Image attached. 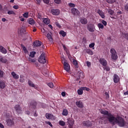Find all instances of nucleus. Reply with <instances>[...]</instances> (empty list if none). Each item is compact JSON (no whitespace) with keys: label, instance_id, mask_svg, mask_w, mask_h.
<instances>
[{"label":"nucleus","instance_id":"obj_1","mask_svg":"<svg viewBox=\"0 0 128 128\" xmlns=\"http://www.w3.org/2000/svg\"><path fill=\"white\" fill-rule=\"evenodd\" d=\"M100 112L102 114L106 116V117L101 118L100 122L102 124H106L109 122L111 124H118L120 126H126V122L120 116L116 117L112 113L106 110H102Z\"/></svg>","mask_w":128,"mask_h":128},{"label":"nucleus","instance_id":"obj_2","mask_svg":"<svg viewBox=\"0 0 128 128\" xmlns=\"http://www.w3.org/2000/svg\"><path fill=\"white\" fill-rule=\"evenodd\" d=\"M6 122L8 126L12 128V126H14V118H10L12 116V114H10V113H6Z\"/></svg>","mask_w":128,"mask_h":128},{"label":"nucleus","instance_id":"obj_3","mask_svg":"<svg viewBox=\"0 0 128 128\" xmlns=\"http://www.w3.org/2000/svg\"><path fill=\"white\" fill-rule=\"evenodd\" d=\"M110 52L111 54V58L112 60H116L118 56V53L116 50L114 48H112L110 50Z\"/></svg>","mask_w":128,"mask_h":128},{"label":"nucleus","instance_id":"obj_4","mask_svg":"<svg viewBox=\"0 0 128 128\" xmlns=\"http://www.w3.org/2000/svg\"><path fill=\"white\" fill-rule=\"evenodd\" d=\"M38 61L40 64H44L46 62V55L44 53H42L39 58H38Z\"/></svg>","mask_w":128,"mask_h":128},{"label":"nucleus","instance_id":"obj_5","mask_svg":"<svg viewBox=\"0 0 128 128\" xmlns=\"http://www.w3.org/2000/svg\"><path fill=\"white\" fill-rule=\"evenodd\" d=\"M14 108L18 114H22V108L20 104L15 105Z\"/></svg>","mask_w":128,"mask_h":128},{"label":"nucleus","instance_id":"obj_6","mask_svg":"<svg viewBox=\"0 0 128 128\" xmlns=\"http://www.w3.org/2000/svg\"><path fill=\"white\" fill-rule=\"evenodd\" d=\"M71 12L73 16H80V11H78V9L74 8H72L71 9Z\"/></svg>","mask_w":128,"mask_h":128},{"label":"nucleus","instance_id":"obj_7","mask_svg":"<svg viewBox=\"0 0 128 128\" xmlns=\"http://www.w3.org/2000/svg\"><path fill=\"white\" fill-rule=\"evenodd\" d=\"M64 66V70H66L68 72L70 70V64H68L66 62H64L63 63Z\"/></svg>","mask_w":128,"mask_h":128},{"label":"nucleus","instance_id":"obj_8","mask_svg":"<svg viewBox=\"0 0 128 128\" xmlns=\"http://www.w3.org/2000/svg\"><path fill=\"white\" fill-rule=\"evenodd\" d=\"M82 124L84 126H86V128H90L92 126V122L90 121H84L82 122Z\"/></svg>","mask_w":128,"mask_h":128},{"label":"nucleus","instance_id":"obj_9","mask_svg":"<svg viewBox=\"0 0 128 128\" xmlns=\"http://www.w3.org/2000/svg\"><path fill=\"white\" fill-rule=\"evenodd\" d=\"M33 46L34 48H38L42 46V42L36 40L33 42Z\"/></svg>","mask_w":128,"mask_h":128},{"label":"nucleus","instance_id":"obj_10","mask_svg":"<svg viewBox=\"0 0 128 128\" xmlns=\"http://www.w3.org/2000/svg\"><path fill=\"white\" fill-rule=\"evenodd\" d=\"M60 10L58 9H52L51 10V13L53 16H58L60 14Z\"/></svg>","mask_w":128,"mask_h":128},{"label":"nucleus","instance_id":"obj_11","mask_svg":"<svg viewBox=\"0 0 128 128\" xmlns=\"http://www.w3.org/2000/svg\"><path fill=\"white\" fill-rule=\"evenodd\" d=\"M87 28L89 32H94V26L92 24H90L87 26Z\"/></svg>","mask_w":128,"mask_h":128},{"label":"nucleus","instance_id":"obj_12","mask_svg":"<svg viewBox=\"0 0 128 128\" xmlns=\"http://www.w3.org/2000/svg\"><path fill=\"white\" fill-rule=\"evenodd\" d=\"M76 106L80 108H84V104L82 100H78L76 102Z\"/></svg>","mask_w":128,"mask_h":128},{"label":"nucleus","instance_id":"obj_13","mask_svg":"<svg viewBox=\"0 0 128 128\" xmlns=\"http://www.w3.org/2000/svg\"><path fill=\"white\" fill-rule=\"evenodd\" d=\"M45 116L46 118H48V120H54V116L50 114L46 113L45 115Z\"/></svg>","mask_w":128,"mask_h":128},{"label":"nucleus","instance_id":"obj_14","mask_svg":"<svg viewBox=\"0 0 128 128\" xmlns=\"http://www.w3.org/2000/svg\"><path fill=\"white\" fill-rule=\"evenodd\" d=\"M100 62L101 64L103 65L104 66H106L108 64V62H106V60L104 58H100Z\"/></svg>","mask_w":128,"mask_h":128},{"label":"nucleus","instance_id":"obj_15","mask_svg":"<svg viewBox=\"0 0 128 128\" xmlns=\"http://www.w3.org/2000/svg\"><path fill=\"white\" fill-rule=\"evenodd\" d=\"M114 82L115 84H118L120 82V77L116 74H114Z\"/></svg>","mask_w":128,"mask_h":128},{"label":"nucleus","instance_id":"obj_16","mask_svg":"<svg viewBox=\"0 0 128 128\" xmlns=\"http://www.w3.org/2000/svg\"><path fill=\"white\" fill-rule=\"evenodd\" d=\"M98 14L99 16H101L102 18H104L106 16H104V12L100 10H98Z\"/></svg>","mask_w":128,"mask_h":128},{"label":"nucleus","instance_id":"obj_17","mask_svg":"<svg viewBox=\"0 0 128 128\" xmlns=\"http://www.w3.org/2000/svg\"><path fill=\"white\" fill-rule=\"evenodd\" d=\"M28 22L29 24H31V26H34V24H35L36 22L32 18H30L28 20Z\"/></svg>","mask_w":128,"mask_h":128},{"label":"nucleus","instance_id":"obj_18","mask_svg":"<svg viewBox=\"0 0 128 128\" xmlns=\"http://www.w3.org/2000/svg\"><path fill=\"white\" fill-rule=\"evenodd\" d=\"M0 52L2 54H6L8 52V51L6 50V48H4V46H0Z\"/></svg>","mask_w":128,"mask_h":128},{"label":"nucleus","instance_id":"obj_19","mask_svg":"<svg viewBox=\"0 0 128 128\" xmlns=\"http://www.w3.org/2000/svg\"><path fill=\"white\" fill-rule=\"evenodd\" d=\"M30 107L32 108H36V101H32L30 103Z\"/></svg>","mask_w":128,"mask_h":128},{"label":"nucleus","instance_id":"obj_20","mask_svg":"<svg viewBox=\"0 0 128 128\" xmlns=\"http://www.w3.org/2000/svg\"><path fill=\"white\" fill-rule=\"evenodd\" d=\"M68 123L70 126H72L74 124V120L70 118L68 119Z\"/></svg>","mask_w":128,"mask_h":128},{"label":"nucleus","instance_id":"obj_21","mask_svg":"<svg viewBox=\"0 0 128 128\" xmlns=\"http://www.w3.org/2000/svg\"><path fill=\"white\" fill-rule=\"evenodd\" d=\"M11 74H12V78H14V80H18L20 76H18V74H16V72H12Z\"/></svg>","mask_w":128,"mask_h":128},{"label":"nucleus","instance_id":"obj_22","mask_svg":"<svg viewBox=\"0 0 128 128\" xmlns=\"http://www.w3.org/2000/svg\"><path fill=\"white\" fill-rule=\"evenodd\" d=\"M0 62L2 64H6L8 62V60L4 58L2 56H0Z\"/></svg>","mask_w":128,"mask_h":128},{"label":"nucleus","instance_id":"obj_23","mask_svg":"<svg viewBox=\"0 0 128 128\" xmlns=\"http://www.w3.org/2000/svg\"><path fill=\"white\" fill-rule=\"evenodd\" d=\"M28 84L30 86H32V88H37L38 87L36 86V85L34 84V82H32L30 80H28Z\"/></svg>","mask_w":128,"mask_h":128},{"label":"nucleus","instance_id":"obj_24","mask_svg":"<svg viewBox=\"0 0 128 128\" xmlns=\"http://www.w3.org/2000/svg\"><path fill=\"white\" fill-rule=\"evenodd\" d=\"M80 22L82 24H88V19L86 18H82L80 20Z\"/></svg>","mask_w":128,"mask_h":128},{"label":"nucleus","instance_id":"obj_25","mask_svg":"<svg viewBox=\"0 0 128 128\" xmlns=\"http://www.w3.org/2000/svg\"><path fill=\"white\" fill-rule=\"evenodd\" d=\"M49 40L52 42V32L48 33L46 36Z\"/></svg>","mask_w":128,"mask_h":128},{"label":"nucleus","instance_id":"obj_26","mask_svg":"<svg viewBox=\"0 0 128 128\" xmlns=\"http://www.w3.org/2000/svg\"><path fill=\"white\" fill-rule=\"evenodd\" d=\"M6 88V82L4 81H0V88Z\"/></svg>","mask_w":128,"mask_h":128},{"label":"nucleus","instance_id":"obj_27","mask_svg":"<svg viewBox=\"0 0 128 128\" xmlns=\"http://www.w3.org/2000/svg\"><path fill=\"white\" fill-rule=\"evenodd\" d=\"M43 22H44V24H48L50 22V19L48 18H44L43 20Z\"/></svg>","mask_w":128,"mask_h":128},{"label":"nucleus","instance_id":"obj_28","mask_svg":"<svg viewBox=\"0 0 128 128\" xmlns=\"http://www.w3.org/2000/svg\"><path fill=\"white\" fill-rule=\"evenodd\" d=\"M62 116H66L68 114V110L66 109H64L62 112Z\"/></svg>","mask_w":128,"mask_h":128},{"label":"nucleus","instance_id":"obj_29","mask_svg":"<svg viewBox=\"0 0 128 128\" xmlns=\"http://www.w3.org/2000/svg\"><path fill=\"white\" fill-rule=\"evenodd\" d=\"M61 36H63V38H64V36H66V32L64 31L61 30L60 32H59Z\"/></svg>","mask_w":128,"mask_h":128},{"label":"nucleus","instance_id":"obj_30","mask_svg":"<svg viewBox=\"0 0 128 128\" xmlns=\"http://www.w3.org/2000/svg\"><path fill=\"white\" fill-rule=\"evenodd\" d=\"M28 61L30 62H36V60L35 58H32L31 57L29 56L28 58Z\"/></svg>","mask_w":128,"mask_h":128},{"label":"nucleus","instance_id":"obj_31","mask_svg":"<svg viewBox=\"0 0 128 128\" xmlns=\"http://www.w3.org/2000/svg\"><path fill=\"white\" fill-rule=\"evenodd\" d=\"M78 94H79V96H82V94H84V90H82V88L78 90Z\"/></svg>","mask_w":128,"mask_h":128},{"label":"nucleus","instance_id":"obj_32","mask_svg":"<svg viewBox=\"0 0 128 128\" xmlns=\"http://www.w3.org/2000/svg\"><path fill=\"white\" fill-rule=\"evenodd\" d=\"M98 26L99 28V30H104V24H100V23H99L98 24Z\"/></svg>","mask_w":128,"mask_h":128},{"label":"nucleus","instance_id":"obj_33","mask_svg":"<svg viewBox=\"0 0 128 128\" xmlns=\"http://www.w3.org/2000/svg\"><path fill=\"white\" fill-rule=\"evenodd\" d=\"M86 52L87 54H90V56H92V54H94V52H92V50L90 49H88L86 50Z\"/></svg>","mask_w":128,"mask_h":128},{"label":"nucleus","instance_id":"obj_34","mask_svg":"<svg viewBox=\"0 0 128 128\" xmlns=\"http://www.w3.org/2000/svg\"><path fill=\"white\" fill-rule=\"evenodd\" d=\"M106 0V2H108V4H112L116 2V0Z\"/></svg>","mask_w":128,"mask_h":128},{"label":"nucleus","instance_id":"obj_35","mask_svg":"<svg viewBox=\"0 0 128 128\" xmlns=\"http://www.w3.org/2000/svg\"><path fill=\"white\" fill-rule=\"evenodd\" d=\"M36 52H30V58H34V56L36 55Z\"/></svg>","mask_w":128,"mask_h":128},{"label":"nucleus","instance_id":"obj_36","mask_svg":"<svg viewBox=\"0 0 128 128\" xmlns=\"http://www.w3.org/2000/svg\"><path fill=\"white\" fill-rule=\"evenodd\" d=\"M104 70H106V72H110V68L108 66H104Z\"/></svg>","mask_w":128,"mask_h":128},{"label":"nucleus","instance_id":"obj_37","mask_svg":"<svg viewBox=\"0 0 128 128\" xmlns=\"http://www.w3.org/2000/svg\"><path fill=\"white\" fill-rule=\"evenodd\" d=\"M22 48L24 52H28V50H26V48L22 44H21Z\"/></svg>","mask_w":128,"mask_h":128},{"label":"nucleus","instance_id":"obj_38","mask_svg":"<svg viewBox=\"0 0 128 128\" xmlns=\"http://www.w3.org/2000/svg\"><path fill=\"white\" fill-rule=\"evenodd\" d=\"M114 10H112L111 9H108V13L110 14V16H112V14H114Z\"/></svg>","mask_w":128,"mask_h":128},{"label":"nucleus","instance_id":"obj_39","mask_svg":"<svg viewBox=\"0 0 128 128\" xmlns=\"http://www.w3.org/2000/svg\"><path fill=\"white\" fill-rule=\"evenodd\" d=\"M54 2L56 4H62V0H54Z\"/></svg>","mask_w":128,"mask_h":128},{"label":"nucleus","instance_id":"obj_40","mask_svg":"<svg viewBox=\"0 0 128 128\" xmlns=\"http://www.w3.org/2000/svg\"><path fill=\"white\" fill-rule=\"evenodd\" d=\"M82 88L83 90H86V92H90V89L88 88H86V87H82Z\"/></svg>","mask_w":128,"mask_h":128},{"label":"nucleus","instance_id":"obj_41","mask_svg":"<svg viewBox=\"0 0 128 128\" xmlns=\"http://www.w3.org/2000/svg\"><path fill=\"white\" fill-rule=\"evenodd\" d=\"M59 124L60 126H66V123L64 121H60Z\"/></svg>","mask_w":128,"mask_h":128},{"label":"nucleus","instance_id":"obj_42","mask_svg":"<svg viewBox=\"0 0 128 128\" xmlns=\"http://www.w3.org/2000/svg\"><path fill=\"white\" fill-rule=\"evenodd\" d=\"M41 32L44 34V36H46V34H48V32H46V30H44V28H42Z\"/></svg>","mask_w":128,"mask_h":128},{"label":"nucleus","instance_id":"obj_43","mask_svg":"<svg viewBox=\"0 0 128 128\" xmlns=\"http://www.w3.org/2000/svg\"><path fill=\"white\" fill-rule=\"evenodd\" d=\"M4 72L3 70H2L0 69V78H4Z\"/></svg>","mask_w":128,"mask_h":128},{"label":"nucleus","instance_id":"obj_44","mask_svg":"<svg viewBox=\"0 0 128 128\" xmlns=\"http://www.w3.org/2000/svg\"><path fill=\"white\" fill-rule=\"evenodd\" d=\"M8 14H16V12H14L13 10H9L8 12Z\"/></svg>","mask_w":128,"mask_h":128},{"label":"nucleus","instance_id":"obj_45","mask_svg":"<svg viewBox=\"0 0 128 128\" xmlns=\"http://www.w3.org/2000/svg\"><path fill=\"white\" fill-rule=\"evenodd\" d=\"M48 86L50 88H54V84L52 82L48 83Z\"/></svg>","mask_w":128,"mask_h":128},{"label":"nucleus","instance_id":"obj_46","mask_svg":"<svg viewBox=\"0 0 128 128\" xmlns=\"http://www.w3.org/2000/svg\"><path fill=\"white\" fill-rule=\"evenodd\" d=\"M101 22H102V24H104V26H106V25L108 24V23L106 22V20H102L101 21Z\"/></svg>","mask_w":128,"mask_h":128},{"label":"nucleus","instance_id":"obj_47","mask_svg":"<svg viewBox=\"0 0 128 128\" xmlns=\"http://www.w3.org/2000/svg\"><path fill=\"white\" fill-rule=\"evenodd\" d=\"M94 42L91 43L89 45V48H94Z\"/></svg>","mask_w":128,"mask_h":128},{"label":"nucleus","instance_id":"obj_48","mask_svg":"<svg viewBox=\"0 0 128 128\" xmlns=\"http://www.w3.org/2000/svg\"><path fill=\"white\" fill-rule=\"evenodd\" d=\"M23 16L24 18H28V12H25L24 14H23Z\"/></svg>","mask_w":128,"mask_h":128},{"label":"nucleus","instance_id":"obj_49","mask_svg":"<svg viewBox=\"0 0 128 128\" xmlns=\"http://www.w3.org/2000/svg\"><path fill=\"white\" fill-rule=\"evenodd\" d=\"M73 64L74 66H78V61H76V60H73Z\"/></svg>","mask_w":128,"mask_h":128},{"label":"nucleus","instance_id":"obj_50","mask_svg":"<svg viewBox=\"0 0 128 128\" xmlns=\"http://www.w3.org/2000/svg\"><path fill=\"white\" fill-rule=\"evenodd\" d=\"M68 6L70 8H74V6H76V5L74 4H72V3H69L68 4Z\"/></svg>","mask_w":128,"mask_h":128},{"label":"nucleus","instance_id":"obj_51","mask_svg":"<svg viewBox=\"0 0 128 128\" xmlns=\"http://www.w3.org/2000/svg\"><path fill=\"white\" fill-rule=\"evenodd\" d=\"M55 24L59 28H62V26H60V23H58V22H56Z\"/></svg>","mask_w":128,"mask_h":128},{"label":"nucleus","instance_id":"obj_52","mask_svg":"<svg viewBox=\"0 0 128 128\" xmlns=\"http://www.w3.org/2000/svg\"><path fill=\"white\" fill-rule=\"evenodd\" d=\"M124 10L126 12H128V3L124 5Z\"/></svg>","mask_w":128,"mask_h":128},{"label":"nucleus","instance_id":"obj_53","mask_svg":"<svg viewBox=\"0 0 128 128\" xmlns=\"http://www.w3.org/2000/svg\"><path fill=\"white\" fill-rule=\"evenodd\" d=\"M86 66H88V68H90V66H92V63L88 61L86 62Z\"/></svg>","mask_w":128,"mask_h":128},{"label":"nucleus","instance_id":"obj_54","mask_svg":"<svg viewBox=\"0 0 128 128\" xmlns=\"http://www.w3.org/2000/svg\"><path fill=\"white\" fill-rule=\"evenodd\" d=\"M45 122L47 124H48L49 126H50L52 127V123L50 122L46 121Z\"/></svg>","mask_w":128,"mask_h":128},{"label":"nucleus","instance_id":"obj_55","mask_svg":"<svg viewBox=\"0 0 128 128\" xmlns=\"http://www.w3.org/2000/svg\"><path fill=\"white\" fill-rule=\"evenodd\" d=\"M44 2V4H50V0H42Z\"/></svg>","mask_w":128,"mask_h":128},{"label":"nucleus","instance_id":"obj_56","mask_svg":"<svg viewBox=\"0 0 128 128\" xmlns=\"http://www.w3.org/2000/svg\"><path fill=\"white\" fill-rule=\"evenodd\" d=\"M19 8L20 7L18 5H14V6H13V8H14V10H18Z\"/></svg>","mask_w":128,"mask_h":128},{"label":"nucleus","instance_id":"obj_57","mask_svg":"<svg viewBox=\"0 0 128 128\" xmlns=\"http://www.w3.org/2000/svg\"><path fill=\"white\" fill-rule=\"evenodd\" d=\"M26 114H28V116H30V112L29 110H26L25 112Z\"/></svg>","mask_w":128,"mask_h":128},{"label":"nucleus","instance_id":"obj_58","mask_svg":"<svg viewBox=\"0 0 128 128\" xmlns=\"http://www.w3.org/2000/svg\"><path fill=\"white\" fill-rule=\"evenodd\" d=\"M20 82H24V78H20Z\"/></svg>","mask_w":128,"mask_h":128},{"label":"nucleus","instance_id":"obj_59","mask_svg":"<svg viewBox=\"0 0 128 128\" xmlns=\"http://www.w3.org/2000/svg\"><path fill=\"white\" fill-rule=\"evenodd\" d=\"M20 20H21V22H24V18H22V16H21L20 17Z\"/></svg>","mask_w":128,"mask_h":128},{"label":"nucleus","instance_id":"obj_60","mask_svg":"<svg viewBox=\"0 0 128 128\" xmlns=\"http://www.w3.org/2000/svg\"><path fill=\"white\" fill-rule=\"evenodd\" d=\"M37 4H40L42 0H36Z\"/></svg>","mask_w":128,"mask_h":128},{"label":"nucleus","instance_id":"obj_61","mask_svg":"<svg viewBox=\"0 0 128 128\" xmlns=\"http://www.w3.org/2000/svg\"><path fill=\"white\" fill-rule=\"evenodd\" d=\"M62 96H66V92H62Z\"/></svg>","mask_w":128,"mask_h":128},{"label":"nucleus","instance_id":"obj_62","mask_svg":"<svg viewBox=\"0 0 128 128\" xmlns=\"http://www.w3.org/2000/svg\"><path fill=\"white\" fill-rule=\"evenodd\" d=\"M0 128H4V126L2 123H0Z\"/></svg>","mask_w":128,"mask_h":128},{"label":"nucleus","instance_id":"obj_63","mask_svg":"<svg viewBox=\"0 0 128 128\" xmlns=\"http://www.w3.org/2000/svg\"><path fill=\"white\" fill-rule=\"evenodd\" d=\"M63 48L65 51L66 50V45H63Z\"/></svg>","mask_w":128,"mask_h":128},{"label":"nucleus","instance_id":"obj_64","mask_svg":"<svg viewBox=\"0 0 128 128\" xmlns=\"http://www.w3.org/2000/svg\"><path fill=\"white\" fill-rule=\"evenodd\" d=\"M34 116H38V114L36 113V112H35L34 113Z\"/></svg>","mask_w":128,"mask_h":128}]
</instances>
